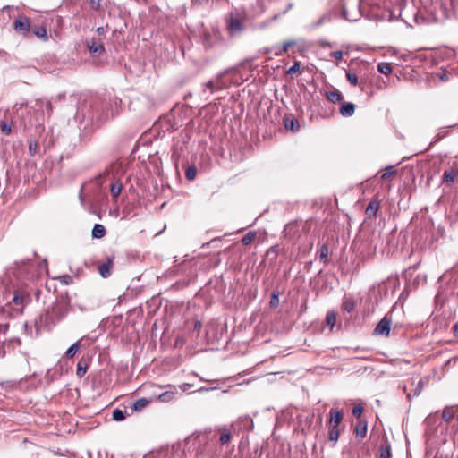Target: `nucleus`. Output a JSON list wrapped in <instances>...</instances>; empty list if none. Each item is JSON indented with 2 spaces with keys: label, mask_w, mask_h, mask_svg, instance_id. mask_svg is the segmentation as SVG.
Instances as JSON below:
<instances>
[{
  "label": "nucleus",
  "mask_w": 458,
  "mask_h": 458,
  "mask_svg": "<svg viewBox=\"0 0 458 458\" xmlns=\"http://www.w3.org/2000/svg\"><path fill=\"white\" fill-rule=\"evenodd\" d=\"M211 388H208L202 386L201 390L203 391H209Z\"/></svg>",
  "instance_id": "13d9d810"
},
{
  "label": "nucleus",
  "mask_w": 458,
  "mask_h": 458,
  "mask_svg": "<svg viewBox=\"0 0 458 458\" xmlns=\"http://www.w3.org/2000/svg\"><path fill=\"white\" fill-rule=\"evenodd\" d=\"M328 253H329V250H328L327 245L323 244L319 249L318 256H319L320 261H322L325 265H327L328 263Z\"/></svg>",
  "instance_id": "4be33fe9"
},
{
  "label": "nucleus",
  "mask_w": 458,
  "mask_h": 458,
  "mask_svg": "<svg viewBox=\"0 0 458 458\" xmlns=\"http://www.w3.org/2000/svg\"><path fill=\"white\" fill-rule=\"evenodd\" d=\"M122 189L123 184L120 182H114L110 186V193L112 197L116 199L120 195Z\"/></svg>",
  "instance_id": "412c9836"
},
{
  "label": "nucleus",
  "mask_w": 458,
  "mask_h": 458,
  "mask_svg": "<svg viewBox=\"0 0 458 458\" xmlns=\"http://www.w3.org/2000/svg\"><path fill=\"white\" fill-rule=\"evenodd\" d=\"M443 419L448 422L454 417V411L453 406H447L444 409L442 413Z\"/></svg>",
  "instance_id": "c756f323"
},
{
  "label": "nucleus",
  "mask_w": 458,
  "mask_h": 458,
  "mask_svg": "<svg viewBox=\"0 0 458 458\" xmlns=\"http://www.w3.org/2000/svg\"><path fill=\"white\" fill-rule=\"evenodd\" d=\"M121 100L118 98L110 99L107 103L106 100L98 99L91 106L90 109L88 110V114L83 113V108L77 112L75 118L80 119L81 113H82L83 122H81V125L84 124L83 138L88 137L86 131L87 126L92 123L94 120L103 121L109 117H114L118 114V106L121 105Z\"/></svg>",
  "instance_id": "f257e3e1"
},
{
  "label": "nucleus",
  "mask_w": 458,
  "mask_h": 458,
  "mask_svg": "<svg viewBox=\"0 0 458 458\" xmlns=\"http://www.w3.org/2000/svg\"><path fill=\"white\" fill-rule=\"evenodd\" d=\"M219 431L221 432V436H220V438H219V442L221 445H226L230 442L231 438H232V434L231 432L225 428H223L221 429H219Z\"/></svg>",
  "instance_id": "aec40b11"
},
{
  "label": "nucleus",
  "mask_w": 458,
  "mask_h": 458,
  "mask_svg": "<svg viewBox=\"0 0 458 458\" xmlns=\"http://www.w3.org/2000/svg\"><path fill=\"white\" fill-rule=\"evenodd\" d=\"M339 436H340L339 427H335V428L329 427L328 440L330 442H333V444L335 445L336 442L338 441Z\"/></svg>",
  "instance_id": "6ab92c4d"
},
{
  "label": "nucleus",
  "mask_w": 458,
  "mask_h": 458,
  "mask_svg": "<svg viewBox=\"0 0 458 458\" xmlns=\"http://www.w3.org/2000/svg\"><path fill=\"white\" fill-rule=\"evenodd\" d=\"M148 403H149V401L148 399H146V398L138 399L133 403V407H132L133 411H140L145 407H147Z\"/></svg>",
  "instance_id": "5701e85b"
},
{
  "label": "nucleus",
  "mask_w": 458,
  "mask_h": 458,
  "mask_svg": "<svg viewBox=\"0 0 458 458\" xmlns=\"http://www.w3.org/2000/svg\"><path fill=\"white\" fill-rule=\"evenodd\" d=\"M87 369H88V365L85 362H83L82 360H80L77 364L76 375L79 377H82L86 374Z\"/></svg>",
  "instance_id": "2f4dec72"
},
{
  "label": "nucleus",
  "mask_w": 458,
  "mask_h": 458,
  "mask_svg": "<svg viewBox=\"0 0 458 458\" xmlns=\"http://www.w3.org/2000/svg\"><path fill=\"white\" fill-rule=\"evenodd\" d=\"M395 173V170L394 166L388 165L386 167L384 173L381 174V180L386 181L389 179Z\"/></svg>",
  "instance_id": "c9c22d12"
},
{
  "label": "nucleus",
  "mask_w": 458,
  "mask_h": 458,
  "mask_svg": "<svg viewBox=\"0 0 458 458\" xmlns=\"http://www.w3.org/2000/svg\"><path fill=\"white\" fill-rule=\"evenodd\" d=\"M0 129L5 135H9L12 132L11 124L7 123L5 121H0Z\"/></svg>",
  "instance_id": "4c0bfd02"
},
{
  "label": "nucleus",
  "mask_w": 458,
  "mask_h": 458,
  "mask_svg": "<svg viewBox=\"0 0 458 458\" xmlns=\"http://www.w3.org/2000/svg\"><path fill=\"white\" fill-rule=\"evenodd\" d=\"M96 32L98 33V35L101 36L105 34L106 30L104 27H98L97 28Z\"/></svg>",
  "instance_id": "3c124183"
},
{
  "label": "nucleus",
  "mask_w": 458,
  "mask_h": 458,
  "mask_svg": "<svg viewBox=\"0 0 458 458\" xmlns=\"http://www.w3.org/2000/svg\"><path fill=\"white\" fill-rule=\"evenodd\" d=\"M300 70V64L299 62H294V64L288 69L287 73L293 74L295 73Z\"/></svg>",
  "instance_id": "79ce46f5"
},
{
  "label": "nucleus",
  "mask_w": 458,
  "mask_h": 458,
  "mask_svg": "<svg viewBox=\"0 0 458 458\" xmlns=\"http://www.w3.org/2000/svg\"><path fill=\"white\" fill-rule=\"evenodd\" d=\"M24 299H25V296L22 293H21L19 292H15L13 294V297L12 299V301L13 302L14 305L20 306V305H23Z\"/></svg>",
  "instance_id": "473e14b6"
},
{
  "label": "nucleus",
  "mask_w": 458,
  "mask_h": 458,
  "mask_svg": "<svg viewBox=\"0 0 458 458\" xmlns=\"http://www.w3.org/2000/svg\"><path fill=\"white\" fill-rule=\"evenodd\" d=\"M173 390L166 391L161 394H159L158 399L161 402L167 403L173 400L174 394L177 393V387L173 386Z\"/></svg>",
  "instance_id": "f3484780"
},
{
  "label": "nucleus",
  "mask_w": 458,
  "mask_h": 458,
  "mask_svg": "<svg viewBox=\"0 0 458 458\" xmlns=\"http://www.w3.org/2000/svg\"><path fill=\"white\" fill-rule=\"evenodd\" d=\"M327 325L333 329L336 323V313L335 311H328L326 316Z\"/></svg>",
  "instance_id": "c85d7f7f"
},
{
  "label": "nucleus",
  "mask_w": 458,
  "mask_h": 458,
  "mask_svg": "<svg viewBox=\"0 0 458 458\" xmlns=\"http://www.w3.org/2000/svg\"><path fill=\"white\" fill-rule=\"evenodd\" d=\"M228 29L232 34L240 33L243 30L242 21L237 17L231 16L228 20Z\"/></svg>",
  "instance_id": "0eeeda50"
},
{
  "label": "nucleus",
  "mask_w": 458,
  "mask_h": 458,
  "mask_svg": "<svg viewBox=\"0 0 458 458\" xmlns=\"http://www.w3.org/2000/svg\"><path fill=\"white\" fill-rule=\"evenodd\" d=\"M30 20L25 16H20L13 22L14 30L24 37H28L31 30Z\"/></svg>",
  "instance_id": "7ed1b4c3"
},
{
  "label": "nucleus",
  "mask_w": 458,
  "mask_h": 458,
  "mask_svg": "<svg viewBox=\"0 0 458 458\" xmlns=\"http://www.w3.org/2000/svg\"><path fill=\"white\" fill-rule=\"evenodd\" d=\"M344 418L342 411L331 409L329 411V420L327 421L328 427H339Z\"/></svg>",
  "instance_id": "423d86ee"
},
{
  "label": "nucleus",
  "mask_w": 458,
  "mask_h": 458,
  "mask_svg": "<svg viewBox=\"0 0 458 458\" xmlns=\"http://www.w3.org/2000/svg\"><path fill=\"white\" fill-rule=\"evenodd\" d=\"M342 307L344 311L351 313L355 308V301L351 298H346L344 300Z\"/></svg>",
  "instance_id": "b1692460"
},
{
  "label": "nucleus",
  "mask_w": 458,
  "mask_h": 458,
  "mask_svg": "<svg viewBox=\"0 0 458 458\" xmlns=\"http://www.w3.org/2000/svg\"><path fill=\"white\" fill-rule=\"evenodd\" d=\"M89 4L93 11L100 12L104 10L102 0H89Z\"/></svg>",
  "instance_id": "e433bc0d"
},
{
  "label": "nucleus",
  "mask_w": 458,
  "mask_h": 458,
  "mask_svg": "<svg viewBox=\"0 0 458 458\" xmlns=\"http://www.w3.org/2000/svg\"><path fill=\"white\" fill-rule=\"evenodd\" d=\"M434 458H439V457H437V456H435Z\"/></svg>",
  "instance_id": "e2e57ef3"
},
{
  "label": "nucleus",
  "mask_w": 458,
  "mask_h": 458,
  "mask_svg": "<svg viewBox=\"0 0 458 458\" xmlns=\"http://www.w3.org/2000/svg\"><path fill=\"white\" fill-rule=\"evenodd\" d=\"M380 458H391V449L389 445L380 447Z\"/></svg>",
  "instance_id": "58836bf2"
},
{
  "label": "nucleus",
  "mask_w": 458,
  "mask_h": 458,
  "mask_svg": "<svg viewBox=\"0 0 458 458\" xmlns=\"http://www.w3.org/2000/svg\"><path fill=\"white\" fill-rule=\"evenodd\" d=\"M323 23V19H320L318 22H317V26L320 25Z\"/></svg>",
  "instance_id": "bf43d9fd"
},
{
  "label": "nucleus",
  "mask_w": 458,
  "mask_h": 458,
  "mask_svg": "<svg viewBox=\"0 0 458 458\" xmlns=\"http://www.w3.org/2000/svg\"><path fill=\"white\" fill-rule=\"evenodd\" d=\"M327 98L333 104L340 103L343 96L338 90L329 91L327 93Z\"/></svg>",
  "instance_id": "a211bd4d"
},
{
  "label": "nucleus",
  "mask_w": 458,
  "mask_h": 458,
  "mask_svg": "<svg viewBox=\"0 0 458 458\" xmlns=\"http://www.w3.org/2000/svg\"><path fill=\"white\" fill-rule=\"evenodd\" d=\"M219 40V36L217 33H214L213 35L210 34H204L202 35V44L205 46L206 48L213 47L215 44H216Z\"/></svg>",
  "instance_id": "9d476101"
},
{
  "label": "nucleus",
  "mask_w": 458,
  "mask_h": 458,
  "mask_svg": "<svg viewBox=\"0 0 458 458\" xmlns=\"http://www.w3.org/2000/svg\"><path fill=\"white\" fill-rule=\"evenodd\" d=\"M78 308H79L81 311L86 310V309H84V308H83L82 306H81V305H78Z\"/></svg>",
  "instance_id": "052dcab7"
},
{
  "label": "nucleus",
  "mask_w": 458,
  "mask_h": 458,
  "mask_svg": "<svg viewBox=\"0 0 458 458\" xmlns=\"http://www.w3.org/2000/svg\"><path fill=\"white\" fill-rule=\"evenodd\" d=\"M344 16L349 21H357L356 17H354V18L349 17L348 13H347V11L345 9H344Z\"/></svg>",
  "instance_id": "09e8293b"
},
{
  "label": "nucleus",
  "mask_w": 458,
  "mask_h": 458,
  "mask_svg": "<svg viewBox=\"0 0 458 458\" xmlns=\"http://www.w3.org/2000/svg\"><path fill=\"white\" fill-rule=\"evenodd\" d=\"M79 348H80V342H76L74 344H72L69 348L68 350L66 351L65 352V357L67 359H72L75 356V354L77 353V352L79 351Z\"/></svg>",
  "instance_id": "cd10ccee"
},
{
  "label": "nucleus",
  "mask_w": 458,
  "mask_h": 458,
  "mask_svg": "<svg viewBox=\"0 0 458 458\" xmlns=\"http://www.w3.org/2000/svg\"><path fill=\"white\" fill-rule=\"evenodd\" d=\"M206 87L213 92L216 89H218L216 85H215L214 81H208L206 83Z\"/></svg>",
  "instance_id": "49530a36"
},
{
  "label": "nucleus",
  "mask_w": 458,
  "mask_h": 458,
  "mask_svg": "<svg viewBox=\"0 0 458 458\" xmlns=\"http://www.w3.org/2000/svg\"><path fill=\"white\" fill-rule=\"evenodd\" d=\"M194 386H195L194 383L187 382V383L181 384V385H179L176 387L179 388L183 393L190 394V393H194V392L198 391V390L190 391V389L194 387Z\"/></svg>",
  "instance_id": "f704fd0d"
},
{
  "label": "nucleus",
  "mask_w": 458,
  "mask_h": 458,
  "mask_svg": "<svg viewBox=\"0 0 458 458\" xmlns=\"http://www.w3.org/2000/svg\"><path fill=\"white\" fill-rule=\"evenodd\" d=\"M67 278H68V279H66V280L64 281V283H65L66 284H69V281H72V277H71V276H67Z\"/></svg>",
  "instance_id": "4d7b16f0"
},
{
  "label": "nucleus",
  "mask_w": 458,
  "mask_h": 458,
  "mask_svg": "<svg viewBox=\"0 0 458 458\" xmlns=\"http://www.w3.org/2000/svg\"><path fill=\"white\" fill-rule=\"evenodd\" d=\"M113 264V258H108L106 262L98 266V272L103 278H107L111 276Z\"/></svg>",
  "instance_id": "6e6552de"
},
{
  "label": "nucleus",
  "mask_w": 458,
  "mask_h": 458,
  "mask_svg": "<svg viewBox=\"0 0 458 458\" xmlns=\"http://www.w3.org/2000/svg\"><path fill=\"white\" fill-rule=\"evenodd\" d=\"M194 327L196 331H199V328H200V320L195 321Z\"/></svg>",
  "instance_id": "5fc2aeb1"
},
{
  "label": "nucleus",
  "mask_w": 458,
  "mask_h": 458,
  "mask_svg": "<svg viewBox=\"0 0 458 458\" xmlns=\"http://www.w3.org/2000/svg\"><path fill=\"white\" fill-rule=\"evenodd\" d=\"M71 310L70 300L67 296H62L53 305L51 311L48 312V318L52 322H58L64 319Z\"/></svg>",
  "instance_id": "f03ea898"
},
{
  "label": "nucleus",
  "mask_w": 458,
  "mask_h": 458,
  "mask_svg": "<svg viewBox=\"0 0 458 458\" xmlns=\"http://www.w3.org/2000/svg\"><path fill=\"white\" fill-rule=\"evenodd\" d=\"M344 53L341 50L335 51L331 53V56L335 58L336 60H341L343 58Z\"/></svg>",
  "instance_id": "a18cd8bd"
},
{
  "label": "nucleus",
  "mask_w": 458,
  "mask_h": 458,
  "mask_svg": "<svg viewBox=\"0 0 458 458\" xmlns=\"http://www.w3.org/2000/svg\"><path fill=\"white\" fill-rule=\"evenodd\" d=\"M278 302H279V299H278V297H277L275 293H273L272 298H271V301H270V304H271L272 306H275V305H276Z\"/></svg>",
  "instance_id": "de8ad7c7"
},
{
  "label": "nucleus",
  "mask_w": 458,
  "mask_h": 458,
  "mask_svg": "<svg viewBox=\"0 0 458 458\" xmlns=\"http://www.w3.org/2000/svg\"><path fill=\"white\" fill-rule=\"evenodd\" d=\"M67 278H68V279H66V280L64 281V283H65L66 284H69V281H72V277H71V276H67Z\"/></svg>",
  "instance_id": "6e6d98bb"
},
{
  "label": "nucleus",
  "mask_w": 458,
  "mask_h": 458,
  "mask_svg": "<svg viewBox=\"0 0 458 458\" xmlns=\"http://www.w3.org/2000/svg\"><path fill=\"white\" fill-rule=\"evenodd\" d=\"M294 45V42L293 41H287V42H284V45H283V47H282V50L280 53L284 52H287L289 47L293 46Z\"/></svg>",
  "instance_id": "c03bdc74"
},
{
  "label": "nucleus",
  "mask_w": 458,
  "mask_h": 458,
  "mask_svg": "<svg viewBox=\"0 0 458 458\" xmlns=\"http://www.w3.org/2000/svg\"><path fill=\"white\" fill-rule=\"evenodd\" d=\"M453 332H454V335L458 337V322L454 325Z\"/></svg>",
  "instance_id": "603ef678"
},
{
  "label": "nucleus",
  "mask_w": 458,
  "mask_h": 458,
  "mask_svg": "<svg viewBox=\"0 0 458 458\" xmlns=\"http://www.w3.org/2000/svg\"><path fill=\"white\" fill-rule=\"evenodd\" d=\"M284 127L292 131H297L300 129V123L297 119L285 117L284 119Z\"/></svg>",
  "instance_id": "f8f14e48"
},
{
  "label": "nucleus",
  "mask_w": 458,
  "mask_h": 458,
  "mask_svg": "<svg viewBox=\"0 0 458 458\" xmlns=\"http://www.w3.org/2000/svg\"><path fill=\"white\" fill-rule=\"evenodd\" d=\"M354 111L355 105L351 102L344 103L340 107V114L344 117L352 116L354 114Z\"/></svg>",
  "instance_id": "9b49d317"
},
{
  "label": "nucleus",
  "mask_w": 458,
  "mask_h": 458,
  "mask_svg": "<svg viewBox=\"0 0 458 458\" xmlns=\"http://www.w3.org/2000/svg\"><path fill=\"white\" fill-rule=\"evenodd\" d=\"M355 434L360 438H364L367 435V421L359 420L355 427Z\"/></svg>",
  "instance_id": "2eb2a0df"
},
{
  "label": "nucleus",
  "mask_w": 458,
  "mask_h": 458,
  "mask_svg": "<svg viewBox=\"0 0 458 458\" xmlns=\"http://www.w3.org/2000/svg\"><path fill=\"white\" fill-rule=\"evenodd\" d=\"M422 386H423L422 382L420 381L419 384H418V387H417V389L415 390V393H414L415 395H419L420 394Z\"/></svg>",
  "instance_id": "8fccbe9b"
},
{
  "label": "nucleus",
  "mask_w": 458,
  "mask_h": 458,
  "mask_svg": "<svg viewBox=\"0 0 458 458\" xmlns=\"http://www.w3.org/2000/svg\"><path fill=\"white\" fill-rule=\"evenodd\" d=\"M86 45L89 53L94 56H100L106 51L103 43L95 38L87 40Z\"/></svg>",
  "instance_id": "39448f33"
},
{
  "label": "nucleus",
  "mask_w": 458,
  "mask_h": 458,
  "mask_svg": "<svg viewBox=\"0 0 458 458\" xmlns=\"http://www.w3.org/2000/svg\"><path fill=\"white\" fill-rule=\"evenodd\" d=\"M377 71L385 75L390 74L392 72V65L389 63H379L377 64Z\"/></svg>",
  "instance_id": "a878e982"
},
{
  "label": "nucleus",
  "mask_w": 458,
  "mask_h": 458,
  "mask_svg": "<svg viewBox=\"0 0 458 458\" xmlns=\"http://www.w3.org/2000/svg\"><path fill=\"white\" fill-rule=\"evenodd\" d=\"M303 230H305V231H309V227H308V225H304Z\"/></svg>",
  "instance_id": "680f3d73"
},
{
  "label": "nucleus",
  "mask_w": 458,
  "mask_h": 458,
  "mask_svg": "<svg viewBox=\"0 0 458 458\" xmlns=\"http://www.w3.org/2000/svg\"><path fill=\"white\" fill-rule=\"evenodd\" d=\"M347 81L352 85L356 86L358 84V76L355 73L346 72Z\"/></svg>",
  "instance_id": "ea45409f"
},
{
  "label": "nucleus",
  "mask_w": 458,
  "mask_h": 458,
  "mask_svg": "<svg viewBox=\"0 0 458 458\" xmlns=\"http://www.w3.org/2000/svg\"><path fill=\"white\" fill-rule=\"evenodd\" d=\"M197 168L194 165H188L185 170V177L189 181H192L196 178L197 175Z\"/></svg>",
  "instance_id": "bb28decb"
},
{
  "label": "nucleus",
  "mask_w": 458,
  "mask_h": 458,
  "mask_svg": "<svg viewBox=\"0 0 458 458\" xmlns=\"http://www.w3.org/2000/svg\"><path fill=\"white\" fill-rule=\"evenodd\" d=\"M198 437H199L198 435L193 434L192 436L189 437L186 439V445L190 446V445H196V447H194V450H196V454H199V448H200V445H199V443H198Z\"/></svg>",
  "instance_id": "393cba45"
},
{
  "label": "nucleus",
  "mask_w": 458,
  "mask_h": 458,
  "mask_svg": "<svg viewBox=\"0 0 458 458\" xmlns=\"http://www.w3.org/2000/svg\"><path fill=\"white\" fill-rule=\"evenodd\" d=\"M112 418L115 421H123L126 418V411L121 409H114L113 411Z\"/></svg>",
  "instance_id": "7c9ffc66"
},
{
  "label": "nucleus",
  "mask_w": 458,
  "mask_h": 458,
  "mask_svg": "<svg viewBox=\"0 0 458 458\" xmlns=\"http://www.w3.org/2000/svg\"><path fill=\"white\" fill-rule=\"evenodd\" d=\"M458 176V171L455 169L445 170L443 175V182L447 184H452Z\"/></svg>",
  "instance_id": "ddd939ff"
},
{
  "label": "nucleus",
  "mask_w": 458,
  "mask_h": 458,
  "mask_svg": "<svg viewBox=\"0 0 458 458\" xmlns=\"http://www.w3.org/2000/svg\"><path fill=\"white\" fill-rule=\"evenodd\" d=\"M391 326H392L391 318H389L386 316L377 323V327L374 329L373 334L375 335L388 336L390 334Z\"/></svg>",
  "instance_id": "20e7f679"
},
{
  "label": "nucleus",
  "mask_w": 458,
  "mask_h": 458,
  "mask_svg": "<svg viewBox=\"0 0 458 458\" xmlns=\"http://www.w3.org/2000/svg\"><path fill=\"white\" fill-rule=\"evenodd\" d=\"M91 233H92L93 238L101 239L106 235V228L104 225H102L100 224H96L93 226Z\"/></svg>",
  "instance_id": "dca6fc26"
},
{
  "label": "nucleus",
  "mask_w": 458,
  "mask_h": 458,
  "mask_svg": "<svg viewBox=\"0 0 458 458\" xmlns=\"http://www.w3.org/2000/svg\"><path fill=\"white\" fill-rule=\"evenodd\" d=\"M38 144L30 142L29 145V152L30 156H34L37 153Z\"/></svg>",
  "instance_id": "37998d69"
},
{
  "label": "nucleus",
  "mask_w": 458,
  "mask_h": 458,
  "mask_svg": "<svg viewBox=\"0 0 458 458\" xmlns=\"http://www.w3.org/2000/svg\"><path fill=\"white\" fill-rule=\"evenodd\" d=\"M256 235H257L256 232H253V231L249 232L242 237V243L243 245H249L256 238Z\"/></svg>",
  "instance_id": "72a5a7b5"
},
{
  "label": "nucleus",
  "mask_w": 458,
  "mask_h": 458,
  "mask_svg": "<svg viewBox=\"0 0 458 458\" xmlns=\"http://www.w3.org/2000/svg\"><path fill=\"white\" fill-rule=\"evenodd\" d=\"M380 207L379 201L377 199H371L366 208L365 214L368 217H374L377 215Z\"/></svg>",
  "instance_id": "1a4fd4ad"
},
{
  "label": "nucleus",
  "mask_w": 458,
  "mask_h": 458,
  "mask_svg": "<svg viewBox=\"0 0 458 458\" xmlns=\"http://www.w3.org/2000/svg\"><path fill=\"white\" fill-rule=\"evenodd\" d=\"M30 33H32L34 36L40 39H43L45 41L47 40V30L43 26H32Z\"/></svg>",
  "instance_id": "4468645a"
},
{
  "label": "nucleus",
  "mask_w": 458,
  "mask_h": 458,
  "mask_svg": "<svg viewBox=\"0 0 458 458\" xmlns=\"http://www.w3.org/2000/svg\"><path fill=\"white\" fill-rule=\"evenodd\" d=\"M362 411H363V407L359 404V405H355L353 408H352V414L357 417V418H360V415L362 414Z\"/></svg>",
  "instance_id": "a19ab883"
},
{
  "label": "nucleus",
  "mask_w": 458,
  "mask_h": 458,
  "mask_svg": "<svg viewBox=\"0 0 458 458\" xmlns=\"http://www.w3.org/2000/svg\"><path fill=\"white\" fill-rule=\"evenodd\" d=\"M46 107H47L48 113H50L52 111V104L50 101H48V100L46 101Z\"/></svg>",
  "instance_id": "864d4df0"
}]
</instances>
